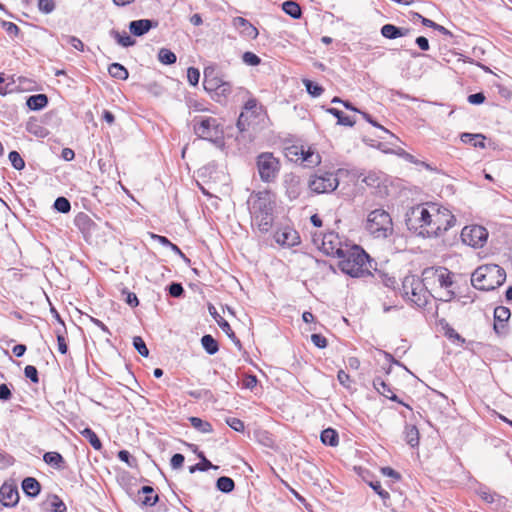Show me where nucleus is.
Masks as SVG:
<instances>
[{"mask_svg": "<svg viewBox=\"0 0 512 512\" xmlns=\"http://www.w3.org/2000/svg\"><path fill=\"white\" fill-rule=\"evenodd\" d=\"M451 211L437 203H425L412 207L406 214L409 230L423 237H438L455 225Z\"/></svg>", "mask_w": 512, "mask_h": 512, "instance_id": "f257e3e1", "label": "nucleus"}, {"mask_svg": "<svg viewBox=\"0 0 512 512\" xmlns=\"http://www.w3.org/2000/svg\"><path fill=\"white\" fill-rule=\"evenodd\" d=\"M506 273L496 264H488L478 267L471 275L472 285L483 291L494 290L504 283Z\"/></svg>", "mask_w": 512, "mask_h": 512, "instance_id": "39448f33", "label": "nucleus"}, {"mask_svg": "<svg viewBox=\"0 0 512 512\" xmlns=\"http://www.w3.org/2000/svg\"><path fill=\"white\" fill-rule=\"evenodd\" d=\"M157 22L149 19H140L131 21L129 30L134 36H142L147 33L151 28L156 27Z\"/></svg>", "mask_w": 512, "mask_h": 512, "instance_id": "a211bd4d", "label": "nucleus"}, {"mask_svg": "<svg viewBox=\"0 0 512 512\" xmlns=\"http://www.w3.org/2000/svg\"><path fill=\"white\" fill-rule=\"evenodd\" d=\"M43 460L46 464L56 469H61L64 464V459L58 452H46L43 456Z\"/></svg>", "mask_w": 512, "mask_h": 512, "instance_id": "bb28decb", "label": "nucleus"}, {"mask_svg": "<svg viewBox=\"0 0 512 512\" xmlns=\"http://www.w3.org/2000/svg\"><path fill=\"white\" fill-rule=\"evenodd\" d=\"M19 501L17 486L5 482L0 488V502L7 507L15 506Z\"/></svg>", "mask_w": 512, "mask_h": 512, "instance_id": "2eb2a0df", "label": "nucleus"}, {"mask_svg": "<svg viewBox=\"0 0 512 512\" xmlns=\"http://www.w3.org/2000/svg\"><path fill=\"white\" fill-rule=\"evenodd\" d=\"M184 456L180 453H176L172 456L171 458V467L173 469H179L182 467L183 463H184Z\"/></svg>", "mask_w": 512, "mask_h": 512, "instance_id": "13d9d810", "label": "nucleus"}, {"mask_svg": "<svg viewBox=\"0 0 512 512\" xmlns=\"http://www.w3.org/2000/svg\"><path fill=\"white\" fill-rule=\"evenodd\" d=\"M248 204L253 226L262 234L268 233L274 222V195L267 190L259 191L250 197Z\"/></svg>", "mask_w": 512, "mask_h": 512, "instance_id": "f03ea898", "label": "nucleus"}, {"mask_svg": "<svg viewBox=\"0 0 512 512\" xmlns=\"http://www.w3.org/2000/svg\"><path fill=\"white\" fill-rule=\"evenodd\" d=\"M431 295L429 289L422 283L420 291L413 290L408 300L417 307H424L428 303L429 296Z\"/></svg>", "mask_w": 512, "mask_h": 512, "instance_id": "aec40b11", "label": "nucleus"}, {"mask_svg": "<svg viewBox=\"0 0 512 512\" xmlns=\"http://www.w3.org/2000/svg\"><path fill=\"white\" fill-rule=\"evenodd\" d=\"M374 388L383 396L393 401H398L396 394L391 390L390 386L380 377H377L373 380Z\"/></svg>", "mask_w": 512, "mask_h": 512, "instance_id": "5701e85b", "label": "nucleus"}, {"mask_svg": "<svg viewBox=\"0 0 512 512\" xmlns=\"http://www.w3.org/2000/svg\"><path fill=\"white\" fill-rule=\"evenodd\" d=\"M287 155L295 162L305 163L307 167H315L321 163V156L311 147L292 145L287 148Z\"/></svg>", "mask_w": 512, "mask_h": 512, "instance_id": "9b49d317", "label": "nucleus"}, {"mask_svg": "<svg viewBox=\"0 0 512 512\" xmlns=\"http://www.w3.org/2000/svg\"><path fill=\"white\" fill-rule=\"evenodd\" d=\"M461 239L471 247L481 248L487 242L488 231L480 225L465 226L461 231Z\"/></svg>", "mask_w": 512, "mask_h": 512, "instance_id": "ddd939ff", "label": "nucleus"}, {"mask_svg": "<svg viewBox=\"0 0 512 512\" xmlns=\"http://www.w3.org/2000/svg\"><path fill=\"white\" fill-rule=\"evenodd\" d=\"M460 139L463 143L471 144L474 147H479L484 149L485 145V136L482 134H472V133H462L460 135Z\"/></svg>", "mask_w": 512, "mask_h": 512, "instance_id": "b1692460", "label": "nucleus"}, {"mask_svg": "<svg viewBox=\"0 0 512 512\" xmlns=\"http://www.w3.org/2000/svg\"><path fill=\"white\" fill-rule=\"evenodd\" d=\"M405 440L411 447H416L419 444V431L414 425H407L405 427Z\"/></svg>", "mask_w": 512, "mask_h": 512, "instance_id": "c85d7f7f", "label": "nucleus"}, {"mask_svg": "<svg viewBox=\"0 0 512 512\" xmlns=\"http://www.w3.org/2000/svg\"><path fill=\"white\" fill-rule=\"evenodd\" d=\"M259 177L264 183L274 182L280 172V160L272 152H262L256 157Z\"/></svg>", "mask_w": 512, "mask_h": 512, "instance_id": "1a4fd4ad", "label": "nucleus"}, {"mask_svg": "<svg viewBox=\"0 0 512 512\" xmlns=\"http://www.w3.org/2000/svg\"><path fill=\"white\" fill-rule=\"evenodd\" d=\"M187 79L192 86H196L200 79L199 70L194 67H189L187 70Z\"/></svg>", "mask_w": 512, "mask_h": 512, "instance_id": "09e8293b", "label": "nucleus"}, {"mask_svg": "<svg viewBox=\"0 0 512 512\" xmlns=\"http://www.w3.org/2000/svg\"><path fill=\"white\" fill-rule=\"evenodd\" d=\"M203 86L218 102L231 93V84L213 66L204 69Z\"/></svg>", "mask_w": 512, "mask_h": 512, "instance_id": "0eeeda50", "label": "nucleus"}, {"mask_svg": "<svg viewBox=\"0 0 512 512\" xmlns=\"http://www.w3.org/2000/svg\"><path fill=\"white\" fill-rule=\"evenodd\" d=\"M26 104L31 110H40L48 104V98L45 94L32 95L27 99Z\"/></svg>", "mask_w": 512, "mask_h": 512, "instance_id": "393cba45", "label": "nucleus"}, {"mask_svg": "<svg viewBox=\"0 0 512 512\" xmlns=\"http://www.w3.org/2000/svg\"><path fill=\"white\" fill-rule=\"evenodd\" d=\"M54 208L58 212L68 213L71 209V205L65 197H58L54 202Z\"/></svg>", "mask_w": 512, "mask_h": 512, "instance_id": "a18cd8bd", "label": "nucleus"}, {"mask_svg": "<svg viewBox=\"0 0 512 512\" xmlns=\"http://www.w3.org/2000/svg\"><path fill=\"white\" fill-rule=\"evenodd\" d=\"M2 27L11 36H17L20 32L19 27L13 22L3 21Z\"/></svg>", "mask_w": 512, "mask_h": 512, "instance_id": "603ef678", "label": "nucleus"}, {"mask_svg": "<svg viewBox=\"0 0 512 512\" xmlns=\"http://www.w3.org/2000/svg\"><path fill=\"white\" fill-rule=\"evenodd\" d=\"M201 344L205 351L210 355H214L219 350L217 341L209 334L204 335L201 338Z\"/></svg>", "mask_w": 512, "mask_h": 512, "instance_id": "473e14b6", "label": "nucleus"}, {"mask_svg": "<svg viewBox=\"0 0 512 512\" xmlns=\"http://www.w3.org/2000/svg\"><path fill=\"white\" fill-rule=\"evenodd\" d=\"M22 490L28 497L35 498L41 491V485L35 478L26 477L22 481Z\"/></svg>", "mask_w": 512, "mask_h": 512, "instance_id": "4be33fe9", "label": "nucleus"}, {"mask_svg": "<svg viewBox=\"0 0 512 512\" xmlns=\"http://www.w3.org/2000/svg\"><path fill=\"white\" fill-rule=\"evenodd\" d=\"M49 509L53 512H66L65 503L57 495H52L49 500Z\"/></svg>", "mask_w": 512, "mask_h": 512, "instance_id": "ea45409f", "label": "nucleus"}, {"mask_svg": "<svg viewBox=\"0 0 512 512\" xmlns=\"http://www.w3.org/2000/svg\"><path fill=\"white\" fill-rule=\"evenodd\" d=\"M111 35L116 39L117 43L123 47H130L135 44V40L126 32L120 34L118 31L112 30Z\"/></svg>", "mask_w": 512, "mask_h": 512, "instance_id": "c9c22d12", "label": "nucleus"}, {"mask_svg": "<svg viewBox=\"0 0 512 512\" xmlns=\"http://www.w3.org/2000/svg\"><path fill=\"white\" fill-rule=\"evenodd\" d=\"M75 225L82 231H90L92 226H94V222L91 220V218L85 214V213H79L75 217Z\"/></svg>", "mask_w": 512, "mask_h": 512, "instance_id": "c756f323", "label": "nucleus"}, {"mask_svg": "<svg viewBox=\"0 0 512 512\" xmlns=\"http://www.w3.org/2000/svg\"><path fill=\"white\" fill-rule=\"evenodd\" d=\"M320 439L324 445H329L331 447H335L339 443L338 433L332 428L323 430L320 435Z\"/></svg>", "mask_w": 512, "mask_h": 512, "instance_id": "a878e982", "label": "nucleus"}, {"mask_svg": "<svg viewBox=\"0 0 512 512\" xmlns=\"http://www.w3.org/2000/svg\"><path fill=\"white\" fill-rule=\"evenodd\" d=\"M313 243L321 249L326 255L339 257L343 255L345 248L349 244L343 243L339 235L335 232H328L325 234H312Z\"/></svg>", "mask_w": 512, "mask_h": 512, "instance_id": "9d476101", "label": "nucleus"}, {"mask_svg": "<svg viewBox=\"0 0 512 512\" xmlns=\"http://www.w3.org/2000/svg\"><path fill=\"white\" fill-rule=\"evenodd\" d=\"M479 496L481 497V499H483L485 502L487 503H492L494 502L495 500V494L491 493L490 491L488 490H480L479 491Z\"/></svg>", "mask_w": 512, "mask_h": 512, "instance_id": "0e129e2a", "label": "nucleus"}, {"mask_svg": "<svg viewBox=\"0 0 512 512\" xmlns=\"http://www.w3.org/2000/svg\"><path fill=\"white\" fill-rule=\"evenodd\" d=\"M366 230L377 239H386L393 233L390 214L383 209L371 211L366 220Z\"/></svg>", "mask_w": 512, "mask_h": 512, "instance_id": "423d86ee", "label": "nucleus"}, {"mask_svg": "<svg viewBox=\"0 0 512 512\" xmlns=\"http://www.w3.org/2000/svg\"><path fill=\"white\" fill-rule=\"evenodd\" d=\"M410 29L397 27L393 24H385L381 28V35L387 39H397L409 35Z\"/></svg>", "mask_w": 512, "mask_h": 512, "instance_id": "6ab92c4d", "label": "nucleus"}, {"mask_svg": "<svg viewBox=\"0 0 512 512\" xmlns=\"http://www.w3.org/2000/svg\"><path fill=\"white\" fill-rule=\"evenodd\" d=\"M422 282L430 293L434 292L436 299L448 302L455 293L450 289L453 284L452 273L445 267H428L422 272Z\"/></svg>", "mask_w": 512, "mask_h": 512, "instance_id": "7ed1b4c3", "label": "nucleus"}, {"mask_svg": "<svg viewBox=\"0 0 512 512\" xmlns=\"http://www.w3.org/2000/svg\"><path fill=\"white\" fill-rule=\"evenodd\" d=\"M198 457L201 459V463H197L196 465L191 466L189 468L190 473H194L197 470H199V471H207L210 468H214V469L218 468L217 466H213L211 464V462L208 459H206V457L204 456V454L202 452H200L198 454Z\"/></svg>", "mask_w": 512, "mask_h": 512, "instance_id": "e433bc0d", "label": "nucleus"}, {"mask_svg": "<svg viewBox=\"0 0 512 512\" xmlns=\"http://www.w3.org/2000/svg\"><path fill=\"white\" fill-rule=\"evenodd\" d=\"M38 9L44 14H50L55 9L54 0H38Z\"/></svg>", "mask_w": 512, "mask_h": 512, "instance_id": "49530a36", "label": "nucleus"}, {"mask_svg": "<svg viewBox=\"0 0 512 512\" xmlns=\"http://www.w3.org/2000/svg\"><path fill=\"white\" fill-rule=\"evenodd\" d=\"M133 346L141 356L147 357L149 355V350L140 336L133 338Z\"/></svg>", "mask_w": 512, "mask_h": 512, "instance_id": "79ce46f5", "label": "nucleus"}, {"mask_svg": "<svg viewBox=\"0 0 512 512\" xmlns=\"http://www.w3.org/2000/svg\"><path fill=\"white\" fill-rule=\"evenodd\" d=\"M68 43L73 47L75 48L76 50L78 51H83L84 50V44L83 42L75 37V36H69L68 37Z\"/></svg>", "mask_w": 512, "mask_h": 512, "instance_id": "680f3d73", "label": "nucleus"}, {"mask_svg": "<svg viewBox=\"0 0 512 512\" xmlns=\"http://www.w3.org/2000/svg\"><path fill=\"white\" fill-rule=\"evenodd\" d=\"M303 83L306 87L307 92L313 97H318L322 94L323 88L320 85L310 80H304Z\"/></svg>", "mask_w": 512, "mask_h": 512, "instance_id": "37998d69", "label": "nucleus"}, {"mask_svg": "<svg viewBox=\"0 0 512 512\" xmlns=\"http://www.w3.org/2000/svg\"><path fill=\"white\" fill-rule=\"evenodd\" d=\"M24 374L33 383H38L39 382L38 371H37L36 367H34L32 365H27L25 367V369H24Z\"/></svg>", "mask_w": 512, "mask_h": 512, "instance_id": "8fccbe9b", "label": "nucleus"}, {"mask_svg": "<svg viewBox=\"0 0 512 512\" xmlns=\"http://www.w3.org/2000/svg\"><path fill=\"white\" fill-rule=\"evenodd\" d=\"M422 280H419L416 276L410 275L406 276L402 282V294L408 299L410 297L413 290H419L421 288Z\"/></svg>", "mask_w": 512, "mask_h": 512, "instance_id": "412c9836", "label": "nucleus"}, {"mask_svg": "<svg viewBox=\"0 0 512 512\" xmlns=\"http://www.w3.org/2000/svg\"><path fill=\"white\" fill-rule=\"evenodd\" d=\"M326 112L329 114H332L337 118V123L344 126H353L355 124V120L352 119L349 116H344L342 111L336 109V108H327Z\"/></svg>", "mask_w": 512, "mask_h": 512, "instance_id": "72a5a7b5", "label": "nucleus"}, {"mask_svg": "<svg viewBox=\"0 0 512 512\" xmlns=\"http://www.w3.org/2000/svg\"><path fill=\"white\" fill-rule=\"evenodd\" d=\"M311 341L318 348H325L327 346V340L321 334H312Z\"/></svg>", "mask_w": 512, "mask_h": 512, "instance_id": "5fc2aeb1", "label": "nucleus"}, {"mask_svg": "<svg viewBox=\"0 0 512 512\" xmlns=\"http://www.w3.org/2000/svg\"><path fill=\"white\" fill-rule=\"evenodd\" d=\"M338 185V178L331 172L316 174L309 181V188L319 194L333 192Z\"/></svg>", "mask_w": 512, "mask_h": 512, "instance_id": "f8f14e48", "label": "nucleus"}, {"mask_svg": "<svg viewBox=\"0 0 512 512\" xmlns=\"http://www.w3.org/2000/svg\"><path fill=\"white\" fill-rule=\"evenodd\" d=\"M189 421L191 425L202 433H210L212 432V426L209 422L203 421L198 417H190Z\"/></svg>", "mask_w": 512, "mask_h": 512, "instance_id": "4c0bfd02", "label": "nucleus"}, {"mask_svg": "<svg viewBox=\"0 0 512 512\" xmlns=\"http://www.w3.org/2000/svg\"><path fill=\"white\" fill-rule=\"evenodd\" d=\"M485 101L483 93H475L468 96V102L474 105L482 104Z\"/></svg>", "mask_w": 512, "mask_h": 512, "instance_id": "e2e57ef3", "label": "nucleus"}, {"mask_svg": "<svg viewBox=\"0 0 512 512\" xmlns=\"http://www.w3.org/2000/svg\"><path fill=\"white\" fill-rule=\"evenodd\" d=\"M226 423L229 425V427H231L233 430H235L237 432L244 431V428H245L244 423L238 418H234V417L228 418L226 420Z\"/></svg>", "mask_w": 512, "mask_h": 512, "instance_id": "3c124183", "label": "nucleus"}, {"mask_svg": "<svg viewBox=\"0 0 512 512\" xmlns=\"http://www.w3.org/2000/svg\"><path fill=\"white\" fill-rule=\"evenodd\" d=\"M184 292V289L180 283H172L169 286V294L173 297H180Z\"/></svg>", "mask_w": 512, "mask_h": 512, "instance_id": "bf43d9fd", "label": "nucleus"}, {"mask_svg": "<svg viewBox=\"0 0 512 512\" xmlns=\"http://www.w3.org/2000/svg\"><path fill=\"white\" fill-rule=\"evenodd\" d=\"M233 26L245 37L255 39L258 36V30L243 17H235Z\"/></svg>", "mask_w": 512, "mask_h": 512, "instance_id": "f3484780", "label": "nucleus"}, {"mask_svg": "<svg viewBox=\"0 0 512 512\" xmlns=\"http://www.w3.org/2000/svg\"><path fill=\"white\" fill-rule=\"evenodd\" d=\"M274 239L277 244L287 248L300 244V237L298 232L289 226L283 227L276 231L274 234Z\"/></svg>", "mask_w": 512, "mask_h": 512, "instance_id": "4468645a", "label": "nucleus"}, {"mask_svg": "<svg viewBox=\"0 0 512 512\" xmlns=\"http://www.w3.org/2000/svg\"><path fill=\"white\" fill-rule=\"evenodd\" d=\"M415 43L418 45V47L423 50L427 51L429 49V41L424 36H419L416 38Z\"/></svg>", "mask_w": 512, "mask_h": 512, "instance_id": "338daca9", "label": "nucleus"}, {"mask_svg": "<svg viewBox=\"0 0 512 512\" xmlns=\"http://www.w3.org/2000/svg\"><path fill=\"white\" fill-rule=\"evenodd\" d=\"M242 60L246 65L249 66H256L261 62V59L252 52H245L242 56Z\"/></svg>", "mask_w": 512, "mask_h": 512, "instance_id": "de8ad7c7", "label": "nucleus"}, {"mask_svg": "<svg viewBox=\"0 0 512 512\" xmlns=\"http://www.w3.org/2000/svg\"><path fill=\"white\" fill-rule=\"evenodd\" d=\"M283 11L291 16L293 19H299L302 15L301 8L298 3L293 0L285 1L282 4Z\"/></svg>", "mask_w": 512, "mask_h": 512, "instance_id": "cd10ccee", "label": "nucleus"}, {"mask_svg": "<svg viewBox=\"0 0 512 512\" xmlns=\"http://www.w3.org/2000/svg\"><path fill=\"white\" fill-rule=\"evenodd\" d=\"M192 122L194 132L199 138L213 143L222 141L224 131L218 119L209 116H196Z\"/></svg>", "mask_w": 512, "mask_h": 512, "instance_id": "6e6552de", "label": "nucleus"}, {"mask_svg": "<svg viewBox=\"0 0 512 512\" xmlns=\"http://www.w3.org/2000/svg\"><path fill=\"white\" fill-rule=\"evenodd\" d=\"M158 500L157 494H144V497L142 498L139 496V501L145 506H153Z\"/></svg>", "mask_w": 512, "mask_h": 512, "instance_id": "864d4df0", "label": "nucleus"}, {"mask_svg": "<svg viewBox=\"0 0 512 512\" xmlns=\"http://www.w3.org/2000/svg\"><path fill=\"white\" fill-rule=\"evenodd\" d=\"M340 270L351 277H363L370 274L368 254L358 245H349L343 255L338 257Z\"/></svg>", "mask_w": 512, "mask_h": 512, "instance_id": "20e7f679", "label": "nucleus"}, {"mask_svg": "<svg viewBox=\"0 0 512 512\" xmlns=\"http://www.w3.org/2000/svg\"><path fill=\"white\" fill-rule=\"evenodd\" d=\"M216 487L221 492L229 493L233 491L235 484L231 478L222 476L217 479Z\"/></svg>", "mask_w": 512, "mask_h": 512, "instance_id": "f704fd0d", "label": "nucleus"}, {"mask_svg": "<svg viewBox=\"0 0 512 512\" xmlns=\"http://www.w3.org/2000/svg\"><path fill=\"white\" fill-rule=\"evenodd\" d=\"M243 384H244L245 388H248V389L254 388L256 386V384H257L256 376H254V375L247 376L244 379Z\"/></svg>", "mask_w": 512, "mask_h": 512, "instance_id": "774afa93", "label": "nucleus"}, {"mask_svg": "<svg viewBox=\"0 0 512 512\" xmlns=\"http://www.w3.org/2000/svg\"><path fill=\"white\" fill-rule=\"evenodd\" d=\"M218 325L221 327V329L228 335L230 338H235V334L232 331L229 323L223 319L222 317H219V320H217Z\"/></svg>", "mask_w": 512, "mask_h": 512, "instance_id": "4d7b16f0", "label": "nucleus"}, {"mask_svg": "<svg viewBox=\"0 0 512 512\" xmlns=\"http://www.w3.org/2000/svg\"><path fill=\"white\" fill-rule=\"evenodd\" d=\"M338 381L341 385L346 388L350 387V376L343 370H340L337 374Z\"/></svg>", "mask_w": 512, "mask_h": 512, "instance_id": "052dcab7", "label": "nucleus"}, {"mask_svg": "<svg viewBox=\"0 0 512 512\" xmlns=\"http://www.w3.org/2000/svg\"><path fill=\"white\" fill-rule=\"evenodd\" d=\"M158 59L161 63L171 65L176 62V55L171 50L162 48L159 50Z\"/></svg>", "mask_w": 512, "mask_h": 512, "instance_id": "58836bf2", "label": "nucleus"}, {"mask_svg": "<svg viewBox=\"0 0 512 512\" xmlns=\"http://www.w3.org/2000/svg\"><path fill=\"white\" fill-rule=\"evenodd\" d=\"M9 161L11 162V165L16 170H22L25 167V161L21 157V155L17 151H11L8 155Z\"/></svg>", "mask_w": 512, "mask_h": 512, "instance_id": "a19ab883", "label": "nucleus"}, {"mask_svg": "<svg viewBox=\"0 0 512 512\" xmlns=\"http://www.w3.org/2000/svg\"><path fill=\"white\" fill-rule=\"evenodd\" d=\"M80 434L91 444V446L95 450H101L102 443H101L100 439L98 438V436L96 435V433L92 429L85 428L80 431Z\"/></svg>", "mask_w": 512, "mask_h": 512, "instance_id": "7c9ffc66", "label": "nucleus"}, {"mask_svg": "<svg viewBox=\"0 0 512 512\" xmlns=\"http://www.w3.org/2000/svg\"><path fill=\"white\" fill-rule=\"evenodd\" d=\"M511 316L510 310L504 306H498L494 310V330L501 335L506 332V323Z\"/></svg>", "mask_w": 512, "mask_h": 512, "instance_id": "dca6fc26", "label": "nucleus"}, {"mask_svg": "<svg viewBox=\"0 0 512 512\" xmlns=\"http://www.w3.org/2000/svg\"><path fill=\"white\" fill-rule=\"evenodd\" d=\"M64 332H65V328H63V330L62 329H57L55 331L56 336H57L58 351L61 354H66L67 350H68V346L66 344V340H65V337H64Z\"/></svg>", "mask_w": 512, "mask_h": 512, "instance_id": "c03bdc74", "label": "nucleus"}, {"mask_svg": "<svg viewBox=\"0 0 512 512\" xmlns=\"http://www.w3.org/2000/svg\"><path fill=\"white\" fill-rule=\"evenodd\" d=\"M11 391L6 384L0 385V400L7 401L11 398Z\"/></svg>", "mask_w": 512, "mask_h": 512, "instance_id": "69168bd1", "label": "nucleus"}, {"mask_svg": "<svg viewBox=\"0 0 512 512\" xmlns=\"http://www.w3.org/2000/svg\"><path fill=\"white\" fill-rule=\"evenodd\" d=\"M370 486L382 499L389 498V493L382 489L381 483L379 481L371 482Z\"/></svg>", "mask_w": 512, "mask_h": 512, "instance_id": "6e6d98bb", "label": "nucleus"}, {"mask_svg": "<svg viewBox=\"0 0 512 512\" xmlns=\"http://www.w3.org/2000/svg\"><path fill=\"white\" fill-rule=\"evenodd\" d=\"M108 72L113 78L119 80H126L129 76L127 69L119 63H112L108 68Z\"/></svg>", "mask_w": 512, "mask_h": 512, "instance_id": "2f4dec72", "label": "nucleus"}]
</instances>
